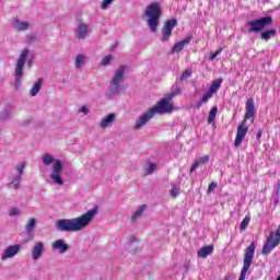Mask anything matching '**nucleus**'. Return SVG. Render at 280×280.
<instances>
[{
	"instance_id": "obj_19",
	"label": "nucleus",
	"mask_w": 280,
	"mask_h": 280,
	"mask_svg": "<svg viewBox=\"0 0 280 280\" xmlns=\"http://www.w3.org/2000/svg\"><path fill=\"white\" fill-rule=\"evenodd\" d=\"M13 27L16 32H25L30 30V22H23L21 20L13 21Z\"/></svg>"
},
{
	"instance_id": "obj_22",
	"label": "nucleus",
	"mask_w": 280,
	"mask_h": 280,
	"mask_svg": "<svg viewBox=\"0 0 280 280\" xmlns=\"http://www.w3.org/2000/svg\"><path fill=\"white\" fill-rule=\"evenodd\" d=\"M21 175H15L13 180L8 184L9 189H19L21 187Z\"/></svg>"
},
{
	"instance_id": "obj_4",
	"label": "nucleus",
	"mask_w": 280,
	"mask_h": 280,
	"mask_svg": "<svg viewBox=\"0 0 280 280\" xmlns=\"http://www.w3.org/2000/svg\"><path fill=\"white\" fill-rule=\"evenodd\" d=\"M162 9L159 2H152L147 7L144 16H148L147 24L149 25L150 32L153 34L159 30V21L161 19Z\"/></svg>"
},
{
	"instance_id": "obj_8",
	"label": "nucleus",
	"mask_w": 280,
	"mask_h": 280,
	"mask_svg": "<svg viewBox=\"0 0 280 280\" xmlns=\"http://www.w3.org/2000/svg\"><path fill=\"white\" fill-rule=\"evenodd\" d=\"M28 55L30 49L25 48L18 58V63L15 67V89L21 88V78H23V69H25V60H27Z\"/></svg>"
},
{
	"instance_id": "obj_43",
	"label": "nucleus",
	"mask_w": 280,
	"mask_h": 280,
	"mask_svg": "<svg viewBox=\"0 0 280 280\" xmlns=\"http://www.w3.org/2000/svg\"><path fill=\"white\" fill-rule=\"evenodd\" d=\"M178 194H180V191L178 190V188L174 187L172 190H171V196L172 198H176L178 196Z\"/></svg>"
},
{
	"instance_id": "obj_5",
	"label": "nucleus",
	"mask_w": 280,
	"mask_h": 280,
	"mask_svg": "<svg viewBox=\"0 0 280 280\" xmlns=\"http://www.w3.org/2000/svg\"><path fill=\"white\" fill-rule=\"evenodd\" d=\"M126 73V68L122 66L116 70L112 81L109 82V90L107 95L109 97H115L121 93V82H124V75Z\"/></svg>"
},
{
	"instance_id": "obj_48",
	"label": "nucleus",
	"mask_w": 280,
	"mask_h": 280,
	"mask_svg": "<svg viewBox=\"0 0 280 280\" xmlns=\"http://www.w3.org/2000/svg\"><path fill=\"white\" fill-rule=\"evenodd\" d=\"M231 279V276H225V280H230Z\"/></svg>"
},
{
	"instance_id": "obj_3",
	"label": "nucleus",
	"mask_w": 280,
	"mask_h": 280,
	"mask_svg": "<svg viewBox=\"0 0 280 280\" xmlns=\"http://www.w3.org/2000/svg\"><path fill=\"white\" fill-rule=\"evenodd\" d=\"M42 161L44 165L49 166L52 164V171L50 173V178L55 185H58L59 187H62L65 185V180H62V161L61 160H55L54 156L49 153H45L42 156Z\"/></svg>"
},
{
	"instance_id": "obj_38",
	"label": "nucleus",
	"mask_w": 280,
	"mask_h": 280,
	"mask_svg": "<svg viewBox=\"0 0 280 280\" xmlns=\"http://www.w3.org/2000/svg\"><path fill=\"white\" fill-rule=\"evenodd\" d=\"M154 170H156V164H150L148 170H147V174L148 175L154 174Z\"/></svg>"
},
{
	"instance_id": "obj_23",
	"label": "nucleus",
	"mask_w": 280,
	"mask_h": 280,
	"mask_svg": "<svg viewBox=\"0 0 280 280\" xmlns=\"http://www.w3.org/2000/svg\"><path fill=\"white\" fill-rule=\"evenodd\" d=\"M176 95H180V86L175 83L174 85H172L171 93L166 94V97H168V100H174Z\"/></svg>"
},
{
	"instance_id": "obj_41",
	"label": "nucleus",
	"mask_w": 280,
	"mask_h": 280,
	"mask_svg": "<svg viewBox=\"0 0 280 280\" xmlns=\"http://www.w3.org/2000/svg\"><path fill=\"white\" fill-rule=\"evenodd\" d=\"M215 187H218V183H215V182L210 183L209 187H208V194H211V191H213V189H215Z\"/></svg>"
},
{
	"instance_id": "obj_27",
	"label": "nucleus",
	"mask_w": 280,
	"mask_h": 280,
	"mask_svg": "<svg viewBox=\"0 0 280 280\" xmlns=\"http://www.w3.org/2000/svg\"><path fill=\"white\" fill-rule=\"evenodd\" d=\"M220 86H222V79L213 81L209 88V92L213 95V93H218V89H220Z\"/></svg>"
},
{
	"instance_id": "obj_1",
	"label": "nucleus",
	"mask_w": 280,
	"mask_h": 280,
	"mask_svg": "<svg viewBox=\"0 0 280 280\" xmlns=\"http://www.w3.org/2000/svg\"><path fill=\"white\" fill-rule=\"evenodd\" d=\"M96 215L97 206L78 218L60 219L56 221L55 226L57 231H60L61 233H78V231H84V229L93 222V218Z\"/></svg>"
},
{
	"instance_id": "obj_28",
	"label": "nucleus",
	"mask_w": 280,
	"mask_h": 280,
	"mask_svg": "<svg viewBox=\"0 0 280 280\" xmlns=\"http://www.w3.org/2000/svg\"><path fill=\"white\" fill-rule=\"evenodd\" d=\"M34 229H36V219L31 218L28 220L27 224L25 225V231L30 235V233H32V231H34Z\"/></svg>"
},
{
	"instance_id": "obj_26",
	"label": "nucleus",
	"mask_w": 280,
	"mask_h": 280,
	"mask_svg": "<svg viewBox=\"0 0 280 280\" xmlns=\"http://www.w3.org/2000/svg\"><path fill=\"white\" fill-rule=\"evenodd\" d=\"M145 209H147L145 205L140 206V208L131 217V221L137 222V220H139V218H141V215H143V212L145 211Z\"/></svg>"
},
{
	"instance_id": "obj_18",
	"label": "nucleus",
	"mask_w": 280,
	"mask_h": 280,
	"mask_svg": "<svg viewBox=\"0 0 280 280\" xmlns=\"http://www.w3.org/2000/svg\"><path fill=\"white\" fill-rule=\"evenodd\" d=\"M198 257H200L201 259H207V257H209V255H213V245H208V246H203L201 247L198 252H197Z\"/></svg>"
},
{
	"instance_id": "obj_16",
	"label": "nucleus",
	"mask_w": 280,
	"mask_h": 280,
	"mask_svg": "<svg viewBox=\"0 0 280 280\" xmlns=\"http://www.w3.org/2000/svg\"><path fill=\"white\" fill-rule=\"evenodd\" d=\"M75 36L79 40H84V38L89 36V25L84 23H80L78 25Z\"/></svg>"
},
{
	"instance_id": "obj_20",
	"label": "nucleus",
	"mask_w": 280,
	"mask_h": 280,
	"mask_svg": "<svg viewBox=\"0 0 280 280\" xmlns=\"http://www.w3.org/2000/svg\"><path fill=\"white\" fill-rule=\"evenodd\" d=\"M43 88V78L37 79V81L34 83L33 88L30 91L31 97H36L38 95L40 89Z\"/></svg>"
},
{
	"instance_id": "obj_29",
	"label": "nucleus",
	"mask_w": 280,
	"mask_h": 280,
	"mask_svg": "<svg viewBox=\"0 0 280 280\" xmlns=\"http://www.w3.org/2000/svg\"><path fill=\"white\" fill-rule=\"evenodd\" d=\"M217 115H218V106H214L209 112L208 124H213V121H215Z\"/></svg>"
},
{
	"instance_id": "obj_45",
	"label": "nucleus",
	"mask_w": 280,
	"mask_h": 280,
	"mask_svg": "<svg viewBox=\"0 0 280 280\" xmlns=\"http://www.w3.org/2000/svg\"><path fill=\"white\" fill-rule=\"evenodd\" d=\"M202 101H199V103L192 105V108H201L202 107Z\"/></svg>"
},
{
	"instance_id": "obj_33",
	"label": "nucleus",
	"mask_w": 280,
	"mask_h": 280,
	"mask_svg": "<svg viewBox=\"0 0 280 280\" xmlns=\"http://www.w3.org/2000/svg\"><path fill=\"white\" fill-rule=\"evenodd\" d=\"M187 78H191V70H185L179 77V82L187 80Z\"/></svg>"
},
{
	"instance_id": "obj_21",
	"label": "nucleus",
	"mask_w": 280,
	"mask_h": 280,
	"mask_svg": "<svg viewBox=\"0 0 280 280\" xmlns=\"http://www.w3.org/2000/svg\"><path fill=\"white\" fill-rule=\"evenodd\" d=\"M275 36H277V30L271 28V30H267L265 32H261L260 34V38L261 40H270V38H275Z\"/></svg>"
},
{
	"instance_id": "obj_37",
	"label": "nucleus",
	"mask_w": 280,
	"mask_h": 280,
	"mask_svg": "<svg viewBox=\"0 0 280 280\" xmlns=\"http://www.w3.org/2000/svg\"><path fill=\"white\" fill-rule=\"evenodd\" d=\"M110 3H113L110 0H103V2L101 3V9L107 10Z\"/></svg>"
},
{
	"instance_id": "obj_35",
	"label": "nucleus",
	"mask_w": 280,
	"mask_h": 280,
	"mask_svg": "<svg viewBox=\"0 0 280 280\" xmlns=\"http://www.w3.org/2000/svg\"><path fill=\"white\" fill-rule=\"evenodd\" d=\"M199 165H205V163H209V155H203L197 160Z\"/></svg>"
},
{
	"instance_id": "obj_6",
	"label": "nucleus",
	"mask_w": 280,
	"mask_h": 280,
	"mask_svg": "<svg viewBox=\"0 0 280 280\" xmlns=\"http://www.w3.org/2000/svg\"><path fill=\"white\" fill-rule=\"evenodd\" d=\"M255 248H257V245L255 244V242H252L249 246L246 248L244 259H243V268H242L238 280H246V275H248V270H250V266H253V259L255 257Z\"/></svg>"
},
{
	"instance_id": "obj_7",
	"label": "nucleus",
	"mask_w": 280,
	"mask_h": 280,
	"mask_svg": "<svg viewBox=\"0 0 280 280\" xmlns=\"http://www.w3.org/2000/svg\"><path fill=\"white\" fill-rule=\"evenodd\" d=\"M268 25H272V16H264L253 21L247 22L249 34H259L262 30H266Z\"/></svg>"
},
{
	"instance_id": "obj_42",
	"label": "nucleus",
	"mask_w": 280,
	"mask_h": 280,
	"mask_svg": "<svg viewBox=\"0 0 280 280\" xmlns=\"http://www.w3.org/2000/svg\"><path fill=\"white\" fill-rule=\"evenodd\" d=\"M198 167H200V164L197 161H195V163L190 167V174H194V172H196Z\"/></svg>"
},
{
	"instance_id": "obj_36",
	"label": "nucleus",
	"mask_w": 280,
	"mask_h": 280,
	"mask_svg": "<svg viewBox=\"0 0 280 280\" xmlns=\"http://www.w3.org/2000/svg\"><path fill=\"white\" fill-rule=\"evenodd\" d=\"M25 170V162H22L20 166L16 167L18 176H23V171Z\"/></svg>"
},
{
	"instance_id": "obj_17",
	"label": "nucleus",
	"mask_w": 280,
	"mask_h": 280,
	"mask_svg": "<svg viewBox=\"0 0 280 280\" xmlns=\"http://www.w3.org/2000/svg\"><path fill=\"white\" fill-rule=\"evenodd\" d=\"M52 249L63 255V253L69 250V244L65 243V240H57L52 243Z\"/></svg>"
},
{
	"instance_id": "obj_24",
	"label": "nucleus",
	"mask_w": 280,
	"mask_h": 280,
	"mask_svg": "<svg viewBox=\"0 0 280 280\" xmlns=\"http://www.w3.org/2000/svg\"><path fill=\"white\" fill-rule=\"evenodd\" d=\"M12 119V109L5 108L0 113V121H10Z\"/></svg>"
},
{
	"instance_id": "obj_49",
	"label": "nucleus",
	"mask_w": 280,
	"mask_h": 280,
	"mask_svg": "<svg viewBox=\"0 0 280 280\" xmlns=\"http://www.w3.org/2000/svg\"><path fill=\"white\" fill-rule=\"evenodd\" d=\"M112 3H113V1H115V0H109Z\"/></svg>"
},
{
	"instance_id": "obj_9",
	"label": "nucleus",
	"mask_w": 280,
	"mask_h": 280,
	"mask_svg": "<svg viewBox=\"0 0 280 280\" xmlns=\"http://www.w3.org/2000/svg\"><path fill=\"white\" fill-rule=\"evenodd\" d=\"M171 101L172 98H168V96L165 95L153 107H151V112H153L154 115L172 113L174 110V105L170 103Z\"/></svg>"
},
{
	"instance_id": "obj_11",
	"label": "nucleus",
	"mask_w": 280,
	"mask_h": 280,
	"mask_svg": "<svg viewBox=\"0 0 280 280\" xmlns=\"http://www.w3.org/2000/svg\"><path fill=\"white\" fill-rule=\"evenodd\" d=\"M152 117H154V114H153L152 109L150 108L148 112H145L143 115H141L136 120L133 130H141V128H143V126H145V124H148V121H150V119H152Z\"/></svg>"
},
{
	"instance_id": "obj_44",
	"label": "nucleus",
	"mask_w": 280,
	"mask_h": 280,
	"mask_svg": "<svg viewBox=\"0 0 280 280\" xmlns=\"http://www.w3.org/2000/svg\"><path fill=\"white\" fill-rule=\"evenodd\" d=\"M32 65H34V57L27 60V67L32 68Z\"/></svg>"
},
{
	"instance_id": "obj_12",
	"label": "nucleus",
	"mask_w": 280,
	"mask_h": 280,
	"mask_svg": "<svg viewBox=\"0 0 280 280\" xmlns=\"http://www.w3.org/2000/svg\"><path fill=\"white\" fill-rule=\"evenodd\" d=\"M20 250H21L20 244H15L7 247L3 254L1 255V260L5 261V259H12V257H14L15 255H19Z\"/></svg>"
},
{
	"instance_id": "obj_30",
	"label": "nucleus",
	"mask_w": 280,
	"mask_h": 280,
	"mask_svg": "<svg viewBox=\"0 0 280 280\" xmlns=\"http://www.w3.org/2000/svg\"><path fill=\"white\" fill-rule=\"evenodd\" d=\"M248 224H250V217L246 215L243 221L240 224V231L241 233L246 231V229H248Z\"/></svg>"
},
{
	"instance_id": "obj_2",
	"label": "nucleus",
	"mask_w": 280,
	"mask_h": 280,
	"mask_svg": "<svg viewBox=\"0 0 280 280\" xmlns=\"http://www.w3.org/2000/svg\"><path fill=\"white\" fill-rule=\"evenodd\" d=\"M245 110L246 114L244 116V119L237 127L236 138L234 142L235 148H240L246 135H248V126H246L247 119H255V101L253 98H248L246 101Z\"/></svg>"
},
{
	"instance_id": "obj_15",
	"label": "nucleus",
	"mask_w": 280,
	"mask_h": 280,
	"mask_svg": "<svg viewBox=\"0 0 280 280\" xmlns=\"http://www.w3.org/2000/svg\"><path fill=\"white\" fill-rule=\"evenodd\" d=\"M115 119H117V115L115 114H108L107 116H105L104 118H102L101 122H100V128L106 129V128H110V126H113V124H115Z\"/></svg>"
},
{
	"instance_id": "obj_13",
	"label": "nucleus",
	"mask_w": 280,
	"mask_h": 280,
	"mask_svg": "<svg viewBox=\"0 0 280 280\" xmlns=\"http://www.w3.org/2000/svg\"><path fill=\"white\" fill-rule=\"evenodd\" d=\"M189 43H191L190 36L184 38L180 42L175 43L171 49V54H178V52L183 51L185 49V46L189 45Z\"/></svg>"
},
{
	"instance_id": "obj_40",
	"label": "nucleus",
	"mask_w": 280,
	"mask_h": 280,
	"mask_svg": "<svg viewBox=\"0 0 280 280\" xmlns=\"http://www.w3.org/2000/svg\"><path fill=\"white\" fill-rule=\"evenodd\" d=\"M79 113H83V115H89L90 110L89 107H86V105H83L79 108Z\"/></svg>"
},
{
	"instance_id": "obj_39",
	"label": "nucleus",
	"mask_w": 280,
	"mask_h": 280,
	"mask_svg": "<svg viewBox=\"0 0 280 280\" xmlns=\"http://www.w3.org/2000/svg\"><path fill=\"white\" fill-rule=\"evenodd\" d=\"M220 54H222V48L214 51L210 57L209 60H215L218 58V56H220Z\"/></svg>"
},
{
	"instance_id": "obj_32",
	"label": "nucleus",
	"mask_w": 280,
	"mask_h": 280,
	"mask_svg": "<svg viewBox=\"0 0 280 280\" xmlns=\"http://www.w3.org/2000/svg\"><path fill=\"white\" fill-rule=\"evenodd\" d=\"M110 60H113V55H108V56L104 57L101 61V65L103 67H107V65H110Z\"/></svg>"
},
{
	"instance_id": "obj_10",
	"label": "nucleus",
	"mask_w": 280,
	"mask_h": 280,
	"mask_svg": "<svg viewBox=\"0 0 280 280\" xmlns=\"http://www.w3.org/2000/svg\"><path fill=\"white\" fill-rule=\"evenodd\" d=\"M178 25L177 19H172L165 22L162 28V43H167L170 40V36H172V30Z\"/></svg>"
},
{
	"instance_id": "obj_25",
	"label": "nucleus",
	"mask_w": 280,
	"mask_h": 280,
	"mask_svg": "<svg viewBox=\"0 0 280 280\" xmlns=\"http://www.w3.org/2000/svg\"><path fill=\"white\" fill-rule=\"evenodd\" d=\"M84 62H86V56H84L82 54L77 55L75 60H74L75 69H80V67H82V65H84Z\"/></svg>"
},
{
	"instance_id": "obj_46",
	"label": "nucleus",
	"mask_w": 280,
	"mask_h": 280,
	"mask_svg": "<svg viewBox=\"0 0 280 280\" xmlns=\"http://www.w3.org/2000/svg\"><path fill=\"white\" fill-rule=\"evenodd\" d=\"M261 135H262V131H261V129H259L258 132L256 133V138L258 141H259V139H261Z\"/></svg>"
},
{
	"instance_id": "obj_31",
	"label": "nucleus",
	"mask_w": 280,
	"mask_h": 280,
	"mask_svg": "<svg viewBox=\"0 0 280 280\" xmlns=\"http://www.w3.org/2000/svg\"><path fill=\"white\" fill-rule=\"evenodd\" d=\"M16 215H21V209L12 208L9 212V218H16Z\"/></svg>"
},
{
	"instance_id": "obj_47",
	"label": "nucleus",
	"mask_w": 280,
	"mask_h": 280,
	"mask_svg": "<svg viewBox=\"0 0 280 280\" xmlns=\"http://www.w3.org/2000/svg\"><path fill=\"white\" fill-rule=\"evenodd\" d=\"M279 191H280V182L277 183V191H276V194L279 195Z\"/></svg>"
},
{
	"instance_id": "obj_34",
	"label": "nucleus",
	"mask_w": 280,
	"mask_h": 280,
	"mask_svg": "<svg viewBox=\"0 0 280 280\" xmlns=\"http://www.w3.org/2000/svg\"><path fill=\"white\" fill-rule=\"evenodd\" d=\"M211 97H213V93L211 92H207L203 97L200 100L201 104H207V102H209V100H211Z\"/></svg>"
},
{
	"instance_id": "obj_14",
	"label": "nucleus",
	"mask_w": 280,
	"mask_h": 280,
	"mask_svg": "<svg viewBox=\"0 0 280 280\" xmlns=\"http://www.w3.org/2000/svg\"><path fill=\"white\" fill-rule=\"evenodd\" d=\"M45 250V243L38 242L34 245L32 250V257L36 261L43 257V252Z\"/></svg>"
}]
</instances>
